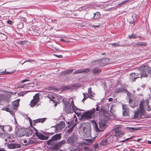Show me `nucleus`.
<instances>
[{
  "mask_svg": "<svg viewBox=\"0 0 151 151\" xmlns=\"http://www.w3.org/2000/svg\"><path fill=\"white\" fill-rule=\"evenodd\" d=\"M95 112L94 108L85 112L81 116V119L84 121L86 119H91L94 116V114Z\"/></svg>",
  "mask_w": 151,
  "mask_h": 151,
  "instance_id": "f257e3e1",
  "label": "nucleus"
},
{
  "mask_svg": "<svg viewBox=\"0 0 151 151\" xmlns=\"http://www.w3.org/2000/svg\"><path fill=\"white\" fill-rule=\"evenodd\" d=\"M140 73L142 77H146L151 75V69L147 65H143L139 68Z\"/></svg>",
  "mask_w": 151,
  "mask_h": 151,
  "instance_id": "f03ea898",
  "label": "nucleus"
},
{
  "mask_svg": "<svg viewBox=\"0 0 151 151\" xmlns=\"http://www.w3.org/2000/svg\"><path fill=\"white\" fill-rule=\"evenodd\" d=\"M127 95L129 98V103L130 106L133 108H134L138 105L137 99L129 92L127 93Z\"/></svg>",
  "mask_w": 151,
  "mask_h": 151,
  "instance_id": "7ed1b4c3",
  "label": "nucleus"
},
{
  "mask_svg": "<svg viewBox=\"0 0 151 151\" xmlns=\"http://www.w3.org/2000/svg\"><path fill=\"white\" fill-rule=\"evenodd\" d=\"M78 138L76 135H73L68 137L67 140L68 144L71 145H74L78 143Z\"/></svg>",
  "mask_w": 151,
  "mask_h": 151,
  "instance_id": "20e7f679",
  "label": "nucleus"
},
{
  "mask_svg": "<svg viewBox=\"0 0 151 151\" xmlns=\"http://www.w3.org/2000/svg\"><path fill=\"white\" fill-rule=\"evenodd\" d=\"M109 60V59L107 58L98 59L93 61L91 63L94 65H98L100 66L104 65L107 63L106 61Z\"/></svg>",
  "mask_w": 151,
  "mask_h": 151,
  "instance_id": "39448f33",
  "label": "nucleus"
},
{
  "mask_svg": "<svg viewBox=\"0 0 151 151\" xmlns=\"http://www.w3.org/2000/svg\"><path fill=\"white\" fill-rule=\"evenodd\" d=\"M113 137L112 136H109L108 137H105L103 139L100 143V145L103 146L108 145L112 142Z\"/></svg>",
  "mask_w": 151,
  "mask_h": 151,
  "instance_id": "423d86ee",
  "label": "nucleus"
},
{
  "mask_svg": "<svg viewBox=\"0 0 151 151\" xmlns=\"http://www.w3.org/2000/svg\"><path fill=\"white\" fill-rule=\"evenodd\" d=\"M31 132L30 130L29 129H24L21 128L17 130V136L19 137H22L25 136V134L26 136H27V133L30 132Z\"/></svg>",
  "mask_w": 151,
  "mask_h": 151,
  "instance_id": "0eeeda50",
  "label": "nucleus"
},
{
  "mask_svg": "<svg viewBox=\"0 0 151 151\" xmlns=\"http://www.w3.org/2000/svg\"><path fill=\"white\" fill-rule=\"evenodd\" d=\"M11 93H9L4 94L0 95V101H5L9 102L11 101Z\"/></svg>",
  "mask_w": 151,
  "mask_h": 151,
  "instance_id": "6e6552de",
  "label": "nucleus"
},
{
  "mask_svg": "<svg viewBox=\"0 0 151 151\" xmlns=\"http://www.w3.org/2000/svg\"><path fill=\"white\" fill-rule=\"evenodd\" d=\"M39 93L36 94L33 97V99L31 101L30 105L31 107H33L37 104L39 100Z\"/></svg>",
  "mask_w": 151,
  "mask_h": 151,
  "instance_id": "1a4fd4ad",
  "label": "nucleus"
},
{
  "mask_svg": "<svg viewBox=\"0 0 151 151\" xmlns=\"http://www.w3.org/2000/svg\"><path fill=\"white\" fill-rule=\"evenodd\" d=\"M47 97L50 100L53 102V103H55L54 106L56 107L58 104L60 103V101L58 100L57 97L54 96V95L52 94H48Z\"/></svg>",
  "mask_w": 151,
  "mask_h": 151,
  "instance_id": "9d476101",
  "label": "nucleus"
},
{
  "mask_svg": "<svg viewBox=\"0 0 151 151\" xmlns=\"http://www.w3.org/2000/svg\"><path fill=\"white\" fill-rule=\"evenodd\" d=\"M60 134H56L52 136L51 139L47 142V144L48 145H52L54 141L60 139Z\"/></svg>",
  "mask_w": 151,
  "mask_h": 151,
  "instance_id": "9b49d317",
  "label": "nucleus"
},
{
  "mask_svg": "<svg viewBox=\"0 0 151 151\" xmlns=\"http://www.w3.org/2000/svg\"><path fill=\"white\" fill-rule=\"evenodd\" d=\"M65 123L64 122L60 121L59 123L56 126V127H53L52 129H54V132H57L62 129L65 127Z\"/></svg>",
  "mask_w": 151,
  "mask_h": 151,
  "instance_id": "f8f14e48",
  "label": "nucleus"
},
{
  "mask_svg": "<svg viewBox=\"0 0 151 151\" xmlns=\"http://www.w3.org/2000/svg\"><path fill=\"white\" fill-rule=\"evenodd\" d=\"M39 31L35 29V27L31 28L29 30H28V33L30 35L32 36H38L39 35Z\"/></svg>",
  "mask_w": 151,
  "mask_h": 151,
  "instance_id": "ddd939ff",
  "label": "nucleus"
},
{
  "mask_svg": "<svg viewBox=\"0 0 151 151\" xmlns=\"http://www.w3.org/2000/svg\"><path fill=\"white\" fill-rule=\"evenodd\" d=\"M84 150L87 151H88L89 149L87 147H85L83 144L81 143L79 144L76 147L73 148V151H80L82 149Z\"/></svg>",
  "mask_w": 151,
  "mask_h": 151,
  "instance_id": "4468645a",
  "label": "nucleus"
},
{
  "mask_svg": "<svg viewBox=\"0 0 151 151\" xmlns=\"http://www.w3.org/2000/svg\"><path fill=\"white\" fill-rule=\"evenodd\" d=\"M65 111L67 113H72L74 111L76 110H79L77 109H75L70 104L65 106Z\"/></svg>",
  "mask_w": 151,
  "mask_h": 151,
  "instance_id": "2eb2a0df",
  "label": "nucleus"
},
{
  "mask_svg": "<svg viewBox=\"0 0 151 151\" xmlns=\"http://www.w3.org/2000/svg\"><path fill=\"white\" fill-rule=\"evenodd\" d=\"M115 136L117 137H120L123 135V132L120 127H116L114 129Z\"/></svg>",
  "mask_w": 151,
  "mask_h": 151,
  "instance_id": "dca6fc26",
  "label": "nucleus"
},
{
  "mask_svg": "<svg viewBox=\"0 0 151 151\" xmlns=\"http://www.w3.org/2000/svg\"><path fill=\"white\" fill-rule=\"evenodd\" d=\"M141 77L142 76H141L140 73H133L130 74V78L132 81H134L136 78Z\"/></svg>",
  "mask_w": 151,
  "mask_h": 151,
  "instance_id": "f3484780",
  "label": "nucleus"
},
{
  "mask_svg": "<svg viewBox=\"0 0 151 151\" xmlns=\"http://www.w3.org/2000/svg\"><path fill=\"white\" fill-rule=\"evenodd\" d=\"M7 134L5 133L3 126H0V137L5 140Z\"/></svg>",
  "mask_w": 151,
  "mask_h": 151,
  "instance_id": "a211bd4d",
  "label": "nucleus"
},
{
  "mask_svg": "<svg viewBox=\"0 0 151 151\" xmlns=\"http://www.w3.org/2000/svg\"><path fill=\"white\" fill-rule=\"evenodd\" d=\"M83 135L84 137H87L91 135V130L89 128L83 129Z\"/></svg>",
  "mask_w": 151,
  "mask_h": 151,
  "instance_id": "6ab92c4d",
  "label": "nucleus"
},
{
  "mask_svg": "<svg viewBox=\"0 0 151 151\" xmlns=\"http://www.w3.org/2000/svg\"><path fill=\"white\" fill-rule=\"evenodd\" d=\"M35 134L37 136L38 138L42 140H47L48 139V137H46L43 135L42 134L40 133L37 131L35 133Z\"/></svg>",
  "mask_w": 151,
  "mask_h": 151,
  "instance_id": "aec40b11",
  "label": "nucleus"
},
{
  "mask_svg": "<svg viewBox=\"0 0 151 151\" xmlns=\"http://www.w3.org/2000/svg\"><path fill=\"white\" fill-rule=\"evenodd\" d=\"M101 70V68L98 67H95L93 70V73L94 75L97 76L100 74Z\"/></svg>",
  "mask_w": 151,
  "mask_h": 151,
  "instance_id": "412c9836",
  "label": "nucleus"
},
{
  "mask_svg": "<svg viewBox=\"0 0 151 151\" xmlns=\"http://www.w3.org/2000/svg\"><path fill=\"white\" fill-rule=\"evenodd\" d=\"M11 106L8 105L7 106L3 107L2 109V110H4L6 111L10 112L11 114L13 116L14 113L13 111H12L11 109H10Z\"/></svg>",
  "mask_w": 151,
  "mask_h": 151,
  "instance_id": "4be33fe9",
  "label": "nucleus"
},
{
  "mask_svg": "<svg viewBox=\"0 0 151 151\" xmlns=\"http://www.w3.org/2000/svg\"><path fill=\"white\" fill-rule=\"evenodd\" d=\"M140 108V116H142L145 115V111L143 108V103L142 102L139 105Z\"/></svg>",
  "mask_w": 151,
  "mask_h": 151,
  "instance_id": "5701e85b",
  "label": "nucleus"
},
{
  "mask_svg": "<svg viewBox=\"0 0 151 151\" xmlns=\"http://www.w3.org/2000/svg\"><path fill=\"white\" fill-rule=\"evenodd\" d=\"M144 104L146 110L148 111H151V108L150 106L148 105V102L147 101H144Z\"/></svg>",
  "mask_w": 151,
  "mask_h": 151,
  "instance_id": "b1692460",
  "label": "nucleus"
},
{
  "mask_svg": "<svg viewBox=\"0 0 151 151\" xmlns=\"http://www.w3.org/2000/svg\"><path fill=\"white\" fill-rule=\"evenodd\" d=\"M127 90L124 88L123 86L121 87L116 89L115 91V92L117 93L122 92L123 91H127Z\"/></svg>",
  "mask_w": 151,
  "mask_h": 151,
  "instance_id": "393cba45",
  "label": "nucleus"
},
{
  "mask_svg": "<svg viewBox=\"0 0 151 151\" xmlns=\"http://www.w3.org/2000/svg\"><path fill=\"white\" fill-rule=\"evenodd\" d=\"M46 118H43L41 119H39L35 120L33 121V123H34V125H35V124L37 123L38 122H41L43 123L46 120Z\"/></svg>",
  "mask_w": 151,
  "mask_h": 151,
  "instance_id": "a878e982",
  "label": "nucleus"
},
{
  "mask_svg": "<svg viewBox=\"0 0 151 151\" xmlns=\"http://www.w3.org/2000/svg\"><path fill=\"white\" fill-rule=\"evenodd\" d=\"M19 105V103L17 100H15L13 102L12 104V106L14 110H16L17 107Z\"/></svg>",
  "mask_w": 151,
  "mask_h": 151,
  "instance_id": "bb28decb",
  "label": "nucleus"
},
{
  "mask_svg": "<svg viewBox=\"0 0 151 151\" xmlns=\"http://www.w3.org/2000/svg\"><path fill=\"white\" fill-rule=\"evenodd\" d=\"M6 136V138L5 140V142H7L8 139L9 140V141H13V140H11V139H12V138L13 137L12 135L8 133Z\"/></svg>",
  "mask_w": 151,
  "mask_h": 151,
  "instance_id": "cd10ccee",
  "label": "nucleus"
},
{
  "mask_svg": "<svg viewBox=\"0 0 151 151\" xmlns=\"http://www.w3.org/2000/svg\"><path fill=\"white\" fill-rule=\"evenodd\" d=\"M99 127L100 128L103 129L105 126L106 124L103 121H101L99 123Z\"/></svg>",
  "mask_w": 151,
  "mask_h": 151,
  "instance_id": "c85d7f7f",
  "label": "nucleus"
},
{
  "mask_svg": "<svg viewBox=\"0 0 151 151\" xmlns=\"http://www.w3.org/2000/svg\"><path fill=\"white\" fill-rule=\"evenodd\" d=\"M100 13L99 12H97L96 13H94V17L93 18L94 19H97L100 18Z\"/></svg>",
  "mask_w": 151,
  "mask_h": 151,
  "instance_id": "c756f323",
  "label": "nucleus"
},
{
  "mask_svg": "<svg viewBox=\"0 0 151 151\" xmlns=\"http://www.w3.org/2000/svg\"><path fill=\"white\" fill-rule=\"evenodd\" d=\"M63 100L64 104L65 106L70 104V100L69 99H64Z\"/></svg>",
  "mask_w": 151,
  "mask_h": 151,
  "instance_id": "7c9ffc66",
  "label": "nucleus"
},
{
  "mask_svg": "<svg viewBox=\"0 0 151 151\" xmlns=\"http://www.w3.org/2000/svg\"><path fill=\"white\" fill-rule=\"evenodd\" d=\"M52 148L53 149L55 150H59L60 148L59 146L58 145V143H55L52 144Z\"/></svg>",
  "mask_w": 151,
  "mask_h": 151,
  "instance_id": "2f4dec72",
  "label": "nucleus"
},
{
  "mask_svg": "<svg viewBox=\"0 0 151 151\" xmlns=\"http://www.w3.org/2000/svg\"><path fill=\"white\" fill-rule=\"evenodd\" d=\"M94 128L95 130L97 132H99L100 131V130L99 129L98 127L97 124L96 123L95 121L94 122Z\"/></svg>",
  "mask_w": 151,
  "mask_h": 151,
  "instance_id": "473e14b6",
  "label": "nucleus"
},
{
  "mask_svg": "<svg viewBox=\"0 0 151 151\" xmlns=\"http://www.w3.org/2000/svg\"><path fill=\"white\" fill-rule=\"evenodd\" d=\"M136 45L137 46H146V44L145 42H139L136 44Z\"/></svg>",
  "mask_w": 151,
  "mask_h": 151,
  "instance_id": "72a5a7b5",
  "label": "nucleus"
},
{
  "mask_svg": "<svg viewBox=\"0 0 151 151\" xmlns=\"http://www.w3.org/2000/svg\"><path fill=\"white\" fill-rule=\"evenodd\" d=\"M129 110L123 111V115L124 116H129Z\"/></svg>",
  "mask_w": 151,
  "mask_h": 151,
  "instance_id": "f704fd0d",
  "label": "nucleus"
},
{
  "mask_svg": "<svg viewBox=\"0 0 151 151\" xmlns=\"http://www.w3.org/2000/svg\"><path fill=\"white\" fill-rule=\"evenodd\" d=\"M87 142H85V143L86 145H89L93 142V139H86Z\"/></svg>",
  "mask_w": 151,
  "mask_h": 151,
  "instance_id": "c9c22d12",
  "label": "nucleus"
},
{
  "mask_svg": "<svg viewBox=\"0 0 151 151\" xmlns=\"http://www.w3.org/2000/svg\"><path fill=\"white\" fill-rule=\"evenodd\" d=\"M128 130L130 132L139 130V128H138L128 127Z\"/></svg>",
  "mask_w": 151,
  "mask_h": 151,
  "instance_id": "e433bc0d",
  "label": "nucleus"
},
{
  "mask_svg": "<svg viewBox=\"0 0 151 151\" xmlns=\"http://www.w3.org/2000/svg\"><path fill=\"white\" fill-rule=\"evenodd\" d=\"M65 143L66 141L65 140H63L59 142L58 143L60 148L63 145L65 144Z\"/></svg>",
  "mask_w": 151,
  "mask_h": 151,
  "instance_id": "4c0bfd02",
  "label": "nucleus"
},
{
  "mask_svg": "<svg viewBox=\"0 0 151 151\" xmlns=\"http://www.w3.org/2000/svg\"><path fill=\"white\" fill-rule=\"evenodd\" d=\"M139 115V110L138 109V110H137L134 111V118H137Z\"/></svg>",
  "mask_w": 151,
  "mask_h": 151,
  "instance_id": "58836bf2",
  "label": "nucleus"
},
{
  "mask_svg": "<svg viewBox=\"0 0 151 151\" xmlns=\"http://www.w3.org/2000/svg\"><path fill=\"white\" fill-rule=\"evenodd\" d=\"M13 149H16L21 147L19 144H18L13 143Z\"/></svg>",
  "mask_w": 151,
  "mask_h": 151,
  "instance_id": "ea45409f",
  "label": "nucleus"
},
{
  "mask_svg": "<svg viewBox=\"0 0 151 151\" xmlns=\"http://www.w3.org/2000/svg\"><path fill=\"white\" fill-rule=\"evenodd\" d=\"M28 144L30 145L35 144L37 142L36 141L32 140L31 139H28Z\"/></svg>",
  "mask_w": 151,
  "mask_h": 151,
  "instance_id": "a19ab883",
  "label": "nucleus"
},
{
  "mask_svg": "<svg viewBox=\"0 0 151 151\" xmlns=\"http://www.w3.org/2000/svg\"><path fill=\"white\" fill-rule=\"evenodd\" d=\"M122 109L123 111L128 110H129V109L128 107V106L126 104H122Z\"/></svg>",
  "mask_w": 151,
  "mask_h": 151,
  "instance_id": "79ce46f5",
  "label": "nucleus"
},
{
  "mask_svg": "<svg viewBox=\"0 0 151 151\" xmlns=\"http://www.w3.org/2000/svg\"><path fill=\"white\" fill-rule=\"evenodd\" d=\"M5 146H7L9 148L13 149V143L9 144L6 143H5Z\"/></svg>",
  "mask_w": 151,
  "mask_h": 151,
  "instance_id": "37998d69",
  "label": "nucleus"
},
{
  "mask_svg": "<svg viewBox=\"0 0 151 151\" xmlns=\"http://www.w3.org/2000/svg\"><path fill=\"white\" fill-rule=\"evenodd\" d=\"M82 73V69L78 70L75 71H74L73 74H77L78 73Z\"/></svg>",
  "mask_w": 151,
  "mask_h": 151,
  "instance_id": "c03bdc74",
  "label": "nucleus"
},
{
  "mask_svg": "<svg viewBox=\"0 0 151 151\" xmlns=\"http://www.w3.org/2000/svg\"><path fill=\"white\" fill-rule=\"evenodd\" d=\"M73 69H71L70 70H67L65 71H64L63 72V73L64 74H68L70 73H72L73 71Z\"/></svg>",
  "mask_w": 151,
  "mask_h": 151,
  "instance_id": "a18cd8bd",
  "label": "nucleus"
},
{
  "mask_svg": "<svg viewBox=\"0 0 151 151\" xmlns=\"http://www.w3.org/2000/svg\"><path fill=\"white\" fill-rule=\"evenodd\" d=\"M137 19L136 17V15H135L133 19L132 20H131L130 21V23L134 24V22L137 20Z\"/></svg>",
  "mask_w": 151,
  "mask_h": 151,
  "instance_id": "49530a36",
  "label": "nucleus"
},
{
  "mask_svg": "<svg viewBox=\"0 0 151 151\" xmlns=\"http://www.w3.org/2000/svg\"><path fill=\"white\" fill-rule=\"evenodd\" d=\"M27 92L26 91H22L18 93V95L19 96H23L24 94H26Z\"/></svg>",
  "mask_w": 151,
  "mask_h": 151,
  "instance_id": "de8ad7c7",
  "label": "nucleus"
},
{
  "mask_svg": "<svg viewBox=\"0 0 151 151\" xmlns=\"http://www.w3.org/2000/svg\"><path fill=\"white\" fill-rule=\"evenodd\" d=\"M128 37L130 39H134L136 38L137 36H136L134 34H132L131 35H129Z\"/></svg>",
  "mask_w": 151,
  "mask_h": 151,
  "instance_id": "09e8293b",
  "label": "nucleus"
},
{
  "mask_svg": "<svg viewBox=\"0 0 151 151\" xmlns=\"http://www.w3.org/2000/svg\"><path fill=\"white\" fill-rule=\"evenodd\" d=\"M3 126L4 127V129L6 128L7 129H9V131H11L12 130V128L9 126Z\"/></svg>",
  "mask_w": 151,
  "mask_h": 151,
  "instance_id": "8fccbe9b",
  "label": "nucleus"
},
{
  "mask_svg": "<svg viewBox=\"0 0 151 151\" xmlns=\"http://www.w3.org/2000/svg\"><path fill=\"white\" fill-rule=\"evenodd\" d=\"M82 73H87L90 71V69L88 68H86L82 69Z\"/></svg>",
  "mask_w": 151,
  "mask_h": 151,
  "instance_id": "3c124183",
  "label": "nucleus"
},
{
  "mask_svg": "<svg viewBox=\"0 0 151 151\" xmlns=\"http://www.w3.org/2000/svg\"><path fill=\"white\" fill-rule=\"evenodd\" d=\"M70 105L71 106H72L73 107V108H75V109H77L80 110L77 108V107H76L74 105V103H73V100H72V101H71V103H70Z\"/></svg>",
  "mask_w": 151,
  "mask_h": 151,
  "instance_id": "603ef678",
  "label": "nucleus"
},
{
  "mask_svg": "<svg viewBox=\"0 0 151 151\" xmlns=\"http://www.w3.org/2000/svg\"><path fill=\"white\" fill-rule=\"evenodd\" d=\"M83 95L84 96V98L86 99L88 98H89V94L86 93H83Z\"/></svg>",
  "mask_w": 151,
  "mask_h": 151,
  "instance_id": "864d4df0",
  "label": "nucleus"
},
{
  "mask_svg": "<svg viewBox=\"0 0 151 151\" xmlns=\"http://www.w3.org/2000/svg\"><path fill=\"white\" fill-rule=\"evenodd\" d=\"M110 45L113 46H114L115 47H117L119 46L120 45H119L117 43H111L110 44Z\"/></svg>",
  "mask_w": 151,
  "mask_h": 151,
  "instance_id": "5fc2aeb1",
  "label": "nucleus"
},
{
  "mask_svg": "<svg viewBox=\"0 0 151 151\" xmlns=\"http://www.w3.org/2000/svg\"><path fill=\"white\" fill-rule=\"evenodd\" d=\"M55 132H46V134H45V135H53Z\"/></svg>",
  "mask_w": 151,
  "mask_h": 151,
  "instance_id": "6e6d98bb",
  "label": "nucleus"
},
{
  "mask_svg": "<svg viewBox=\"0 0 151 151\" xmlns=\"http://www.w3.org/2000/svg\"><path fill=\"white\" fill-rule=\"evenodd\" d=\"M73 128L72 127L70 128L69 129L67 130V132L68 133H69L70 132H71L73 131Z\"/></svg>",
  "mask_w": 151,
  "mask_h": 151,
  "instance_id": "4d7b16f0",
  "label": "nucleus"
},
{
  "mask_svg": "<svg viewBox=\"0 0 151 151\" xmlns=\"http://www.w3.org/2000/svg\"><path fill=\"white\" fill-rule=\"evenodd\" d=\"M89 94V98L90 99H93V95L91 93V94L90 93V94Z\"/></svg>",
  "mask_w": 151,
  "mask_h": 151,
  "instance_id": "13d9d810",
  "label": "nucleus"
},
{
  "mask_svg": "<svg viewBox=\"0 0 151 151\" xmlns=\"http://www.w3.org/2000/svg\"><path fill=\"white\" fill-rule=\"evenodd\" d=\"M129 1V0H124V1H123V2H122V3H120L119 4L121 5V4H125V3H127V2Z\"/></svg>",
  "mask_w": 151,
  "mask_h": 151,
  "instance_id": "bf43d9fd",
  "label": "nucleus"
},
{
  "mask_svg": "<svg viewBox=\"0 0 151 151\" xmlns=\"http://www.w3.org/2000/svg\"><path fill=\"white\" fill-rule=\"evenodd\" d=\"M7 22L8 24L10 25H12L13 24V22L11 20H8L7 21Z\"/></svg>",
  "mask_w": 151,
  "mask_h": 151,
  "instance_id": "052dcab7",
  "label": "nucleus"
},
{
  "mask_svg": "<svg viewBox=\"0 0 151 151\" xmlns=\"http://www.w3.org/2000/svg\"><path fill=\"white\" fill-rule=\"evenodd\" d=\"M96 111H99L100 107L98 105H96Z\"/></svg>",
  "mask_w": 151,
  "mask_h": 151,
  "instance_id": "680f3d73",
  "label": "nucleus"
},
{
  "mask_svg": "<svg viewBox=\"0 0 151 151\" xmlns=\"http://www.w3.org/2000/svg\"><path fill=\"white\" fill-rule=\"evenodd\" d=\"M91 88H90L88 89V93L90 94L91 93Z\"/></svg>",
  "mask_w": 151,
  "mask_h": 151,
  "instance_id": "e2e57ef3",
  "label": "nucleus"
},
{
  "mask_svg": "<svg viewBox=\"0 0 151 151\" xmlns=\"http://www.w3.org/2000/svg\"><path fill=\"white\" fill-rule=\"evenodd\" d=\"M94 147L95 149H96L97 148H98V144H96L94 145Z\"/></svg>",
  "mask_w": 151,
  "mask_h": 151,
  "instance_id": "0e129e2a",
  "label": "nucleus"
},
{
  "mask_svg": "<svg viewBox=\"0 0 151 151\" xmlns=\"http://www.w3.org/2000/svg\"><path fill=\"white\" fill-rule=\"evenodd\" d=\"M28 139L27 140H24L23 141V142L24 143H26V145H28Z\"/></svg>",
  "mask_w": 151,
  "mask_h": 151,
  "instance_id": "69168bd1",
  "label": "nucleus"
},
{
  "mask_svg": "<svg viewBox=\"0 0 151 151\" xmlns=\"http://www.w3.org/2000/svg\"><path fill=\"white\" fill-rule=\"evenodd\" d=\"M20 43L22 45H24L26 43V42L24 41H20Z\"/></svg>",
  "mask_w": 151,
  "mask_h": 151,
  "instance_id": "338daca9",
  "label": "nucleus"
},
{
  "mask_svg": "<svg viewBox=\"0 0 151 151\" xmlns=\"http://www.w3.org/2000/svg\"><path fill=\"white\" fill-rule=\"evenodd\" d=\"M100 111L101 112H102L103 113H104V111H105V110H104V109L103 108V107H101V109L100 110Z\"/></svg>",
  "mask_w": 151,
  "mask_h": 151,
  "instance_id": "774afa93",
  "label": "nucleus"
}]
</instances>
